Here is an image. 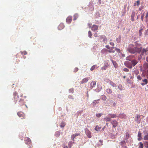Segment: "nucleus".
I'll return each mask as SVG.
<instances>
[{"mask_svg":"<svg viewBox=\"0 0 148 148\" xmlns=\"http://www.w3.org/2000/svg\"><path fill=\"white\" fill-rule=\"evenodd\" d=\"M123 70L125 72H128L129 71V70L126 68H125L124 69H123Z\"/></svg>","mask_w":148,"mask_h":148,"instance_id":"obj_47","label":"nucleus"},{"mask_svg":"<svg viewBox=\"0 0 148 148\" xmlns=\"http://www.w3.org/2000/svg\"><path fill=\"white\" fill-rule=\"evenodd\" d=\"M139 146L138 148H143V145L142 143L140 142L139 143Z\"/></svg>","mask_w":148,"mask_h":148,"instance_id":"obj_33","label":"nucleus"},{"mask_svg":"<svg viewBox=\"0 0 148 148\" xmlns=\"http://www.w3.org/2000/svg\"><path fill=\"white\" fill-rule=\"evenodd\" d=\"M99 99H98V100H94L93 101V102L92 103L93 105L94 106H95L99 102L98 101H99Z\"/></svg>","mask_w":148,"mask_h":148,"instance_id":"obj_26","label":"nucleus"},{"mask_svg":"<svg viewBox=\"0 0 148 148\" xmlns=\"http://www.w3.org/2000/svg\"><path fill=\"white\" fill-rule=\"evenodd\" d=\"M78 68H75L74 69V72H77V71H78Z\"/></svg>","mask_w":148,"mask_h":148,"instance_id":"obj_52","label":"nucleus"},{"mask_svg":"<svg viewBox=\"0 0 148 148\" xmlns=\"http://www.w3.org/2000/svg\"><path fill=\"white\" fill-rule=\"evenodd\" d=\"M20 97H23V94H22V93L21 94V95H20Z\"/></svg>","mask_w":148,"mask_h":148,"instance_id":"obj_60","label":"nucleus"},{"mask_svg":"<svg viewBox=\"0 0 148 148\" xmlns=\"http://www.w3.org/2000/svg\"><path fill=\"white\" fill-rule=\"evenodd\" d=\"M29 148H33L32 147L30 146L29 147Z\"/></svg>","mask_w":148,"mask_h":148,"instance_id":"obj_64","label":"nucleus"},{"mask_svg":"<svg viewBox=\"0 0 148 148\" xmlns=\"http://www.w3.org/2000/svg\"><path fill=\"white\" fill-rule=\"evenodd\" d=\"M56 134H58L59 135H60V132H56Z\"/></svg>","mask_w":148,"mask_h":148,"instance_id":"obj_57","label":"nucleus"},{"mask_svg":"<svg viewBox=\"0 0 148 148\" xmlns=\"http://www.w3.org/2000/svg\"><path fill=\"white\" fill-rule=\"evenodd\" d=\"M87 136L89 138H90L92 137L91 133L89 131H88L86 132Z\"/></svg>","mask_w":148,"mask_h":148,"instance_id":"obj_18","label":"nucleus"},{"mask_svg":"<svg viewBox=\"0 0 148 148\" xmlns=\"http://www.w3.org/2000/svg\"><path fill=\"white\" fill-rule=\"evenodd\" d=\"M88 79V78H85L83 79L81 82V83L82 84L86 83L87 82Z\"/></svg>","mask_w":148,"mask_h":148,"instance_id":"obj_21","label":"nucleus"},{"mask_svg":"<svg viewBox=\"0 0 148 148\" xmlns=\"http://www.w3.org/2000/svg\"><path fill=\"white\" fill-rule=\"evenodd\" d=\"M101 127L100 126L97 125L96 126L95 129L96 131H99L101 129Z\"/></svg>","mask_w":148,"mask_h":148,"instance_id":"obj_22","label":"nucleus"},{"mask_svg":"<svg viewBox=\"0 0 148 148\" xmlns=\"http://www.w3.org/2000/svg\"><path fill=\"white\" fill-rule=\"evenodd\" d=\"M114 48V47H110V50H108V51L110 53H114L115 52V51L113 50V49Z\"/></svg>","mask_w":148,"mask_h":148,"instance_id":"obj_19","label":"nucleus"},{"mask_svg":"<svg viewBox=\"0 0 148 148\" xmlns=\"http://www.w3.org/2000/svg\"><path fill=\"white\" fill-rule=\"evenodd\" d=\"M128 67L129 68V69H131L132 68V66H130L129 67Z\"/></svg>","mask_w":148,"mask_h":148,"instance_id":"obj_59","label":"nucleus"},{"mask_svg":"<svg viewBox=\"0 0 148 148\" xmlns=\"http://www.w3.org/2000/svg\"><path fill=\"white\" fill-rule=\"evenodd\" d=\"M13 96L14 98V101L15 103H16L19 99L18 93L16 91L14 92L13 94Z\"/></svg>","mask_w":148,"mask_h":148,"instance_id":"obj_4","label":"nucleus"},{"mask_svg":"<svg viewBox=\"0 0 148 148\" xmlns=\"http://www.w3.org/2000/svg\"><path fill=\"white\" fill-rule=\"evenodd\" d=\"M64 27V24L63 23H61L58 27V29L61 30Z\"/></svg>","mask_w":148,"mask_h":148,"instance_id":"obj_16","label":"nucleus"},{"mask_svg":"<svg viewBox=\"0 0 148 148\" xmlns=\"http://www.w3.org/2000/svg\"><path fill=\"white\" fill-rule=\"evenodd\" d=\"M105 47L108 49H110V47L108 45H106L105 46Z\"/></svg>","mask_w":148,"mask_h":148,"instance_id":"obj_49","label":"nucleus"},{"mask_svg":"<svg viewBox=\"0 0 148 148\" xmlns=\"http://www.w3.org/2000/svg\"><path fill=\"white\" fill-rule=\"evenodd\" d=\"M18 115L20 117H22L21 119H25V115L24 113L22 112H19L17 113Z\"/></svg>","mask_w":148,"mask_h":148,"instance_id":"obj_5","label":"nucleus"},{"mask_svg":"<svg viewBox=\"0 0 148 148\" xmlns=\"http://www.w3.org/2000/svg\"><path fill=\"white\" fill-rule=\"evenodd\" d=\"M96 84V83L95 82H92L90 84L91 87L92 88L95 87Z\"/></svg>","mask_w":148,"mask_h":148,"instance_id":"obj_25","label":"nucleus"},{"mask_svg":"<svg viewBox=\"0 0 148 148\" xmlns=\"http://www.w3.org/2000/svg\"><path fill=\"white\" fill-rule=\"evenodd\" d=\"M119 144L121 146H122L123 148H127V147L125 146L126 145V142L125 141H122L119 143Z\"/></svg>","mask_w":148,"mask_h":148,"instance_id":"obj_9","label":"nucleus"},{"mask_svg":"<svg viewBox=\"0 0 148 148\" xmlns=\"http://www.w3.org/2000/svg\"><path fill=\"white\" fill-rule=\"evenodd\" d=\"M99 142H100L101 143H103V140H99Z\"/></svg>","mask_w":148,"mask_h":148,"instance_id":"obj_58","label":"nucleus"},{"mask_svg":"<svg viewBox=\"0 0 148 148\" xmlns=\"http://www.w3.org/2000/svg\"><path fill=\"white\" fill-rule=\"evenodd\" d=\"M110 44L112 46H114V43L113 42H110Z\"/></svg>","mask_w":148,"mask_h":148,"instance_id":"obj_54","label":"nucleus"},{"mask_svg":"<svg viewBox=\"0 0 148 148\" xmlns=\"http://www.w3.org/2000/svg\"><path fill=\"white\" fill-rule=\"evenodd\" d=\"M125 77H126V76H124L123 77V78H124V79H125Z\"/></svg>","mask_w":148,"mask_h":148,"instance_id":"obj_63","label":"nucleus"},{"mask_svg":"<svg viewBox=\"0 0 148 148\" xmlns=\"http://www.w3.org/2000/svg\"><path fill=\"white\" fill-rule=\"evenodd\" d=\"M136 14V13L134 10H133L131 14L130 17L131 20L133 22L134 21V17L135 16Z\"/></svg>","mask_w":148,"mask_h":148,"instance_id":"obj_7","label":"nucleus"},{"mask_svg":"<svg viewBox=\"0 0 148 148\" xmlns=\"http://www.w3.org/2000/svg\"><path fill=\"white\" fill-rule=\"evenodd\" d=\"M122 56L123 57H124V56H124V54H122Z\"/></svg>","mask_w":148,"mask_h":148,"instance_id":"obj_62","label":"nucleus"},{"mask_svg":"<svg viewBox=\"0 0 148 148\" xmlns=\"http://www.w3.org/2000/svg\"><path fill=\"white\" fill-rule=\"evenodd\" d=\"M106 91L107 93L109 94H111L112 92V90L110 88L107 89L106 90Z\"/></svg>","mask_w":148,"mask_h":148,"instance_id":"obj_32","label":"nucleus"},{"mask_svg":"<svg viewBox=\"0 0 148 148\" xmlns=\"http://www.w3.org/2000/svg\"><path fill=\"white\" fill-rule=\"evenodd\" d=\"M69 92H73V89H70L69 90Z\"/></svg>","mask_w":148,"mask_h":148,"instance_id":"obj_56","label":"nucleus"},{"mask_svg":"<svg viewBox=\"0 0 148 148\" xmlns=\"http://www.w3.org/2000/svg\"><path fill=\"white\" fill-rule=\"evenodd\" d=\"M130 134L128 132H126L125 133V139L126 140L128 139L130 137Z\"/></svg>","mask_w":148,"mask_h":148,"instance_id":"obj_23","label":"nucleus"},{"mask_svg":"<svg viewBox=\"0 0 148 148\" xmlns=\"http://www.w3.org/2000/svg\"><path fill=\"white\" fill-rule=\"evenodd\" d=\"M137 77V79L139 80H141L142 79V77L140 75H138Z\"/></svg>","mask_w":148,"mask_h":148,"instance_id":"obj_43","label":"nucleus"},{"mask_svg":"<svg viewBox=\"0 0 148 148\" xmlns=\"http://www.w3.org/2000/svg\"><path fill=\"white\" fill-rule=\"evenodd\" d=\"M104 119L107 122L110 121H111L110 117V116H109L108 117H106Z\"/></svg>","mask_w":148,"mask_h":148,"instance_id":"obj_31","label":"nucleus"},{"mask_svg":"<svg viewBox=\"0 0 148 148\" xmlns=\"http://www.w3.org/2000/svg\"><path fill=\"white\" fill-rule=\"evenodd\" d=\"M111 123L113 127H116L118 125V122L115 120H113L111 122Z\"/></svg>","mask_w":148,"mask_h":148,"instance_id":"obj_6","label":"nucleus"},{"mask_svg":"<svg viewBox=\"0 0 148 148\" xmlns=\"http://www.w3.org/2000/svg\"><path fill=\"white\" fill-rule=\"evenodd\" d=\"M148 17V12H147L146 16H145V18L146 19L147 21V18Z\"/></svg>","mask_w":148,"mask_h":148,"instance_id":"obj_50","label":"nucleus"},{"mask_svg":"<svg viewBox=\"0 0 148 148\" xmlns=\"http://www.w3.org/2000/svg\"><path fill=\"white\" fill-rule=\"evenodd\" d=\"M141 135L142 134L140 132V131H139L138 133V141H140L142 139V137H141Z\"/></svg>","mask_w":148,"mask_h":148,"instance_id":"obj_17","label":"nucleus"},{"mask_svg":"<svg viewBox=\"0 0 148 148\" xmlns=\"http://www.w3.org/2000/svg\"><path fill=\"white\" fill-rule=\"evenodd\" d=\"M72 20V17L71 16H69L66 19V22L69 24L71 23Z\"/></svg>","mask_w":148,"mask_h":148,"instance_id":"obj_14","label":"nucleus"},{"mask_svg":"<svg viewBox=\"0 0 148 148\" xmlns=\"http://www.w3.org/2000/svg\"><path fill=\"white\" fill-rule=\"evenodd\" d=\"M99 26L95 25H93L91 27V30L93 31H95L98 29Z\"/></svg>","mask_w":148,"mask_h":148,"instance_id":"obj_12","label":"nucleus"},{"mask_svg":"<svg viewBox=\"0 0 148 148\" xmlns=\"http://www.w3.org/2000/svg\"><path fill=\"white\" fill-rule=\"evenodd\" d=\"M144 14H143L141 16V19L142 21H143V18H144Z\"/></svg>","mask_w":148,"mask_h":148,"instance_id":"obj_46","label":"nucleus"},{"mask_svg":"<svg viewBox=\"0 0 148 148\" xmlns=\"http://www.w3.org/2000/svg\"><path fill=\"white\" fill-rule=\"evenodd\" d=\"M114 48H115V51L117 52H118V53H120V50L119 49L116 47H114Z\"/></svg>","mask_w":148,"mask_h":148,"instance_id":"obj_37","label":"nucleus"},{"mask_svg":"<svg viewBox=\"0 0 148 148\" xmlns=\"http://www.w3.org/2000/svg\"><path fill=\"white\" fill-rule=\"evenodd\" d=\"M65 123L64 122H62L60 123V127H64L65 125Z\"/></svg>","mask_w":148,"mask_h":148,"instance_id":"obj_36","label":"nucleus"},{"mask_svg":"<svg viewBox=\"0 0 148 148\" xmlns=\"http://www.w3.org/2000/svg\"><path fill=\"white\" fill-rule=\"evenodd\" d=\"M119 117L121 119H125L127 117V116L124 113L121 114H119Z\"/></svg>","mask_w":148,"mask_h":148,"instance_id":"obj_15","label":"nucleus"},{"mask_svg":"<svg viewBox=\"0 0 148 148\" xmlns=\"http://www.w3.org/2000/svg\"><path fill=\"white\" fill-rule=\"evenodd\" d=\"M118 88L120 90H122V86L121 84H119L118 86Z\"/></svg>","mask_w":148,"mask_h":148,"instance_id":"obj_39","label":"nucleus"},{"mask_svg":"<svg viewBox=\"0 0 148 148\" xmlns=\"http://www.w3.org/2000/svg\"><path fill=\"white\" fill-rule=\"evenodd\" d=\"M24 100L20 99L18 101V103L19 106H21L25 104Z\"/></svg>","mask_w":148,"mask_h":148,"instance_id":"obj_13","label":"nucleus"},{"mask_svg":"<svg viewBox=\"0 0 148 148\" xmlns=\"http://www.w3.org/2000/svg\"><path fill=\"white\" fill-rule=\"evenodd\" d=\"M73 143V142L71 141L70 142H69V145L70 146V147H71V145H72V144Z\"/></svg>","mask_w":148,"mask_h":148,"instance_id":"obj_55","label":"nucleus"},{"mask_svg":"<svg viewBox=\"0 0 148 148\" xmlns=\"http://www.w3.org/2000/svg\"><path fill=\"white\" fill-rule=\"evenodd\" d=\"M135 120L136 121L137 123H140L141 120L140 115L138 114H137L135 118Z\"/></svg>","mask_w":148,"mask_h":148,"instance_id":"obj_10","label":"nucleus"},{"mask_svg":"<svg viewBox=\"0 0 148 148\" xmlns=\"http://www.w3.org/2000/svg\"><path fill=\"white\" fill-rule=\"evenodd\" d=\"M80 134L79 133H77L75 134H73L71 136V138L73 140L74 139V138L77 136L79 135Z\"/></svg>","mask_w":148,"mask_h":148,"instance_id":"obj_20","label":"nucleus"},{"mask_svg":"<svg viewBox=\"0 0 148 148\" xmlns=\"http://www.w3.org/2000/svg\"><path fill=\"white\" fill-rule=\"evenodd\" d=\"M109 66L108 64L105 65L104 66L102 67L101 69L102 70H106L109 67Z\"/></svg>","mask_w":148,"mask_h":148,"instance_id":"obj_24","label":"nucleus"},{"mask_svg":"<svg viewBox=\"0 0 148 148\" xmlns=\"http://www.w3.org/2000/svg\"><path fill=\"white\" fill-rule=\"evenodd\" d=\"M123 97L122 95H119L118 96V98L119 99H121Z\"/></svg>","mask_w":148,"mask_h":148,"instance_id":"obj_44","label":"nucleus"},{"mask_svg":"<svg viewBox=\"0 0 148 148\" xmlns=\"http://www.w3.org/2000/svg\"><path fill=\"white\" fill-rule=\"evenodd\" d=\"M95 37H98V35L97 34V33H95L93 35Z\"/></svg>","mask_w":148,"mask_h":148,"instance_id":"obj_48","label":"nucleus"},{"mask_svg":"<svg viewBox=\"0 0 148 148\" xmlns=\"http://www.w3.org/2000/svg\"><path fill=\"white\" fill-rule=\"evenodd\" d=\"M121 37L120 36H119L116 39V41L118 43L120 42L121 40Z\"/></svg>","mask_w":148,"mask_h":148,"instance_id":"obj_30","label":"nucleus"},{"mask_svg":"<svg viewBox=\"0 0 148 148\" xmlns=\"http://www.w3.org/2000/svg\"><path fill=\"white\" fill-rule=\"evenodd\" d=\"M98 41L101 43L106 44L108 42V39L105 35H102L99 37Z\"/></svg>","mask_w":148,"mask_h":148,"instance_id":"obj_3","label":"nucleus"},{"mask_svg":"<svg viewBox=\"0 0 148 148\" xmlns=\"http://www.w3.org/2000/svg\"><path fill=\"white\" fill-rule=\"evenodd\" d=\"M145 144L146 145L147 148H148V142L147 141L145 142Z\"/></svg>","mask_w":148,"mask_h":148,"instance_id":"obj_51","label":"nucleus"},{"mask_svg":"<svg viewBox=\"0 0 148 148\" xmlns=\"http://www.w3.org/2000/svg\"><path fill=\"white\" fill-rule=\"evenodd\" d=\"M146 50L145 49H143L141 52V53L140 55V56L141 57L142 56H143L146 53Z\"/></svg>","mask_w":148,"mask_h":148,"instance_id":"obj_29","label":"nucleus"},{"mask_svg":"<svg viewBox=\"0 0 148 148\" xmlns=\"http://www.w3.org/2000/svg\"><path fill=\"white\" fill-rule=\"evenodd\" d=\"M21 53L22 55H26L27 54V52L25 51H21Z\"/></svg>","mask_w":148,"mask_h":148,"instance_id":"obj_38","label":"nucleus"},{"mask_svg":"<svg viewBox=\"0 0 148 148\" xmlns=\"http://www.w3.org/2000/svg\"><path fill=\"white\" fill-rule=\"evenodd\" d=\"M110 81V84L111 86H112L113 87H115L116 86V84L114 83H113L111 81L109 80Z\"/></svg>","mask_w":148,"mask_h":148,"instance_id":"obj_28","label":"nucleus"},{"mask_svg":"<svg viewBox=\"0 0 148 148\" xmlns=\"http://www.w3.org/2000/svg\"><path fill=\"white\" fill-rule=\"evenodd\" d=\"M134 56L132 55L129 56L127 58V60L130 61L133 66H135L138 63V61L136 59H133Z\"/></svg>","mask_w":148,"mask_h":148,"instance_id":"obj_2","label":"nucleus"},{"mask_svg":"<svg viewBox=\"0 0 148 148\" xmlns=\"http://www.w3.org/2000/svg\"><path fill=\"white\" fill-rule=\"evenodd\" d=\"M143 82L141 83V84L142 86H144L145 85H146L148 83V80L147 79H143L142 81Z\"/></svg>","mask_w":148,"mask_h":148,"instance_id":"obj_11","label":"nucleus"},{"mask_svg":"<svg viewBox=\"0 0 148 148\" xmlns=\"http://www.w3.org/2000/svg\"><path fill=\"white\" fill-rule=\"evenodd\" d=\"M25 143L27 145H29L31 143V141L30 139L28 137H26L25 138Z\"/></svg>","mask_w":148,"mask_h":148,"instance_id":"obj_8","label":"nucleus"},{"mask_svg":"<svg viewBox=\"0 0 148 148\" xmlns=\"http://www.w3.org/2000/svg\"><path fill=\"white\" fill-rule=\"evenodd\" d=\"M95 65H94L93 66H92L90 68V70L91 71L95 69Z\"/></svg>","mask_w":148,"mask_h":148,"instance_id":"obj_41","label":"nucleus"},{"mask_svg":"<svg viewBox=\"0 0 148 148\" xmlns=\"http://www.w3.org/2000/svg\"><path fill=\"white\" fill-rule=\"evenodd\" d=\"M108 115L109 116H110V119L115 118L116 117V115L115 114H109Z\"/></svg>","mask_w":148,"mask_h":148,"instance_id":"obj_27","label":"nucleus"},{"mask_svg":"<svg viewBox=\"0 0 148 148\" xmlns=\"http://www.w3.org/2000/svg\"><path fill=\"white\" fill-rule=\"evenodd\" d=\"M88 26L90 28H91L92 27V24H91V23H88Z\"/></svg>","mask_w":148,"mask_h":148,"instance_id":"obj_53","label":"nucleus"},{"mask_svg":"<svg viewBox=\"0 0 148 148\" xmlns=\"http://www.w3.org/2000/svg\"><path fill=\"white\" fill-rule=\"evenodd\" d=\"M64 148H68L67 146H66L64 147Z\"/></svg>","mask_w":148,"mask_h":148,"instance_id":"obj_61","label":"nucleus"},{"mask_svg":"<svg viewBox=\"0 0 148 148\" xmlns=\"http://www.w3.org/2000/svg\"><path fill=\"white\" fill-rule=\"evenodd\" d=\"M136 5L137 6H138V5H140V1L139 0H138L136 1Z\"/></svg>","mask_w":148,"mask_h":148,"instance_id":"obj_45","label":"nucleus"},{"mask_svg":"<svg viewBox=\"0 0 148 148\" xmlns=\"http://www.w3.org/2000/svg\"><path fill=\"white\" fill-rule=\"evenodd\" d=\"M143 29H140L139 30V36H141V34H142V31L143 30Z\"/></svg>","mask_w":148,"mask_h":148,"instance_id":"obj_42","label":"nucleus"},{"mask_svg":"<svg viewBox=\"0 0 148 148\" xmlns=\"http://www.w3.org/2000/svg\"><path fill=\"white\" fill-rule=\"evenodd\" d=\"M92 33L91 32L89 31L88 32V36L89 37H90V38H92Z\"/></svg>","mask_w":148,"mask_h":148,"instance_id":"obj_35","label":"nucleus"},{"mask_svg":"<svg viewBox=\"0 0 148 148\" xmlns=\"http://www.w3.org/2000/svg\"><path fill=\"white\" fill-rule=\"evenodd\" d=\"M101 99L103 100L106 101L107 99V97L104 95H102V96Z\"/></svg>","mask_w":148,"mask_h":148,"instance_id":"obj_34","label":"nucleus"},{"mask_svg":"<svg viewBox=\"0 0 148 148\" xmlns=\"http://www.w3.org/2000/svg\"><path fill=\"white\" fill-rule=\"evenodd\" d=\"M102 115V113L96 114V115L97 117H100Z\"/></svg>","mask_w":148,"mask_h":148,"instance_id":"obj_40","label":"nucleus"},{"mask_svg":"<svg viewBox=\"0 0 148 148\" xmlns=\"http://www.w3.org/2000/svg\"><path fill=\"white\" fill-rule=\"evenodd\" d=\"M142 49L141 46L139 45L134 46L130 44L129 45L127 48V50L130 53H140Z\"/></svg>","mask_w":148,"mask_h":148,"instance_id":"obj_1","label":"nucleus"}]
</instances>
